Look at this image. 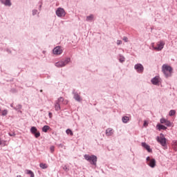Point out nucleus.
<instances>
[{"instance_id":"nucleus-1","label":"nucleus","mask_w":177,"mask_h":177,"mask_svg":"<svg viewBox=\"0 0 177 177\" xmlns=\"http://www.w3.org/2000/svg\"><path fill=\"white\" fill-rule=\"evenodd\" d=\"M162 71L166 77H169L173 73V68L168 64H163L162 66Z\"/></svg>"},{"instance_id":"nucleus-2","label":"nucleus","mask_w":177,"mask_h":177,"mask_svg":"<svg viewBox=\"0 0 177 177\" xmlns=\"http://www.w3.org/2000/svg\"><path fill=\"white\" fill-rule=\"evenodd\" d=\"M84 159H86V160L88 161V162H90V164H91L93 165H96V163L97 161V158L96 156H95V155L90 156L88 154H85Z\"/></svg>"},{"instance_id":"nucleus-3","label":"nucleus","mask_w":177,"mask_h":177,"mask_svg":"<svg viewBox=\"0 0 177 177\" xmlns=\"http://www.w3.org/2000/svg\"><path fill=\"white\" fill-rule=\"evenodd\" d=\"M62 102H64V104H67L68 103V101L67 100H64L62 97L58 98V100L55 102V111H59L61 110L60 104Z\"/></svg>"},{"instance_id":"nucleus-4","label":"nucleus","mask_w":177,"mask_h":177,"mask_svg":"<svg viewBox=\"0 0 177 177\" xmlns=\"http://www.w3.org/2000/svg\"><path fill=\"white\" fill-rule=\"evenodd\" d=\"M156 141L163 147L167 146V139L162 133L156 137Z\"/></svg>"},{"instance_id":"nucleus-5","label":"nucleus","mask_w":177,"mask_h":177,"mask_svg":"<svg viewBox=\"0 0 177 177\" xmlns=\"http://www.w3.org/2000/svg\"><path fill=\"white\" fill-rule=\"evenodd\" d=\"M71 62V58H66L65 60H61L55 63L57 68H63Z\"/></svg>"},{"instance_id":"nucleus-6","label":"nucleus","mask_w":177,"mask_h":177,"mask_svg":"<svg viewBox=\"0 0 177 177\" xmlns=\"http://www.w3.org/2000/svg\"><path fill=\"white\" fill-rule=\"evenodd\" d=\"M165 45L163 41H160L157 43L156 46H153V48L156 51H161Z\"/></svg>"},{"instance_id":"nucleus-7","label":"nucleus","mask_w":177,"mask_h":177,"mask_svg":"<svg viewBox=\"0 0 177 177\" xmlns=\"http://www.w3.org/2000/svg\"><path fill=\"white\" fill-rule=\"evenodd\" d=\"M146 160L147 162V165L151 168H154L156 166V161L154 158H151L149 156L147 157Z\"/></svg>"},{"instance_id":"nucleus-8","label":"nucleus","mask_w":177,"mask_h":177,"mask_svg":"<svg viewBox=\"0 0 177 177\" xmlns=\"http://www.w3.org/2000/svg\"><path fill=\"white\" fill-rule=\"evenodd\" d=\"M134 69L138 73H142L144 71V66L141 64H137L134 66Z\"/></svg>"},{"instance_id":"nucleus-9","label":"nucleus","mask_w":177,"mask_h":177,"mask_svg":"<svg viewBox=\"0 0 177 177\" xmlns=\"http://www.w3.org/2000/svg\"><path fill=\"white\" fill-rule=\"evenodd\" d=\"M30 131L32 134L35 135L36 138H38L40 137L41 134L40 132L37 130V129L36 128V127H32Z\"/></svg>"},{"instance_id":"nucleus-10","label":"nucleus","mask_w":177,"mask_h":177,"mask_svg":"<svg viewBox=\"0 0 177 177\" xmlns=\"http://www.w3.org/2000/svg\"><path fill=\"white\" fill-rule=\"evenodd\" d=\"M63 53V50L62 49L61 46H57L54 48V50H53V53L55 55H60Z\"/></svg>"},{"instance_id":"nucleus-11","label":"nucleus","mask_w":177,"mask_h":177,"mask_svg":"<svg viewBox=\"0 0 177 177\" xmlns=\"http://www.w3.org/2000/svg\"><path fill=\"white\" fill-rule=\"evenodd\" d=\"M56 14L58 17H63L66 15L64 10L62 8L57 9Z\"/></svg>"},{"instance_id":"nucleus-12","label":"nucleus","mask_w":177,"mask_h":177,"mask_svg":"<svg viewBox=\"0 0 177 177\" xmlns=\"http://www.w3.org/2000/svg\"><path fill=\"white\" fill-rule=\"evenodd\" d=\"M160 122L161 124H164L167 127H171V122L168 120H166L165 118H161L160 120Z\"/></svg>"},{"instance_id":"nucleus-13","label":"nucleus","mask_w":177,"mask_h":177,"mask_svg":"<svg viewBox=\"0 0 177 177\" xmlns=\"http://www.w3.org/2000/svg\"><path fill=\"white\" fill-rule=\"evenodd\" d=\"M151 82L152 84H153V85L158 84L160 82V77H158V76L154 77L153 79H151Z\"/></svg>"},{"instance_id":"nucleus-14","label":"nucleus","mask_w":177,"mask_h":177,"mask_svg":"<svg viewBox=\"0 0 177 177\" xmlns=\"http://www.w3.org/2000/svg\"><path fill=\"white\" fill-rule=\"evenodd\" d=\"M142 147H144L149 153H151L152 151L150 146L145 142H142Z\"/></svg>"},{"instance_id":"nucleus-15","label":"nucleus","mask_w":177,"mask_h":177,"mask_svg":"<svg viewBox=\"0 0 177 177\" xmlns=\"http://www.w3.org/2000/svg\"><path fill=\"white\" fill-rule=\"evenodd\" d=\"M114 133V131L112 128H108L106 129V136H111Z\"/></svg>"},{"instance_id":"nucleus-16","label":"nucleus","mask_w":177,"mask_h":177,"mask_svg":"<svg viewBox=\"0 0 177 177\" xmlns=\"http://www.w3.org/2000/svg\"><path fill=\"white\" fill-rule=\"evenodd\" d=\"M1 3L4 4L6 6H11L12 3L10 0H1Z\"/></svg>"},{"instance_id":"nucleus-17","label":"nucleus","mask_w":177,"mask_h":177,"mask_svg":"<svg viewBox=\"0 0 177 177\" xmlns=\"http://www.w3.org/2000/svg\"><path fill=\"white\" fill-rule=\"evenodd\" d=\"M122 121L124 124L127 123L129 121V117H128V116H123L122 118Z\"/></svg>"},{"instance_id":"nucleus-18","label":"nucleus","mask_w":177,"mask_h":177,"mask_svg":"<svg viewBox=\"0 0 177 177\" xmlns=\"http://www.w3.org/2000/svg\"><path fill=\"white\" fill-rule=\"evenodd\" d=\"M157 127H158V129L159 131L160 130H166L167 129V127L162 125V124H157Z\"/></svg>"},{"instance_id":"nucleus-19","label":"nucleus","mask_w":177,"mask_h":177,"mask_svg":"<svg viewBox=\"0 0 177 177\" xmlns=\"http://www.w3.org/2000/svg\"><path fill=\"white\" fill-rule=\"evenodd\" d=\"M172 148L175 151H177V140L172 142Z\"/></svg>"},{"instance_id":"nucleus-20","label":"nucleus","mask_w":177,"mask_h":177,"mask_svg":"<svg viewBox=\"0 0 177 177\" xmlns=\"http://www.w3.org/2000/svg\"><path fill=\"white\" fill-rule=\"evenodd\" d=\"M26 172L27 174L30 175V177H35V174H34V172L32 171L29 170V169H26Z\"/></svg>"},{"instance_id":"nucleus-21","label":"nucleus","mask_w":177,"mask_h":177,"mask_svg":"<svg viewBox=\"0 0 177 177\" xmlns=\"http://www.w3.org/2000/svg\"><path fill=\"white\" fill-rule=\"evenodd\" d=\"M74 98L77 102H81V97L77 93H75Z\"/></svg>"},{"instance_id":"nucleus-22","label":"nucleus","mask_w":177,"mask_h":177,"mask_svg":"<svg viewBox=\"0 0 177 177\" xmlns=\"http://www.w3.org/2000/svg\"><path fill=\"white\" fill-rule=\"evenodd\" d=\"M50 129V127L48 125H45L43 128H42V131L44 133H47V131Z\"/></svg>"},{"instance_id":"nucleus-23","label":"nucleus","mask_w":177,"mask_h":177,"mask_svg":"<svg viewBox=\"0 0 177 177\" xmlns=\"http://www.w3.org/2000/svg\"><path fill=\"white\" fill-rule=\"evenodd\" d=\"M40 167L43 169H46L48 168V165L46 163H40Z\"/></svg>"},{"instance_id":"nucleus-24","label":"nucleus","mask_w":177,"mask_h":177,"mask_svg":"<svg viewBox=\"0 0 177 177\" xmlns=\"http://www.w3.org/2000/svg\"><path fill=\"white\" fill-rule=\"evenodd\" d=\"M93 18H94V16L93 15H91L90 16H87L86 21H91L93 19Z\"/></svg>"},{"instance_id":"nucleus-25","label":"nucleus","mask_w":177,"mask_h":177,"mask_svg":"<svg viewBox=\"0 0 177 177\" xmlns=\"http://www.w3.org/2000/svg\"><path fill=\"white\" fill-rule=\"evenodd\" d=\"M176 114V111L175 110H170L169 112V116H174Z\"/></svg>"},{"instance_id":"nucleus-26","label":"nucleus","mask_w":177,"mask_h":177,"mask_svg":"<svg viewBox=\"0 0 177 177\" xmlns=\"http://www.w3.org/2000/svg\"><path fill=\"white\" fill-rule=\"evenodd\" d=\"M66 134L71 135V136H73V131L71 129H66Z\"/></svg>"},{"instance_id":"nucleus-27","label":"nucleus","mask_w":177,"mask_h":177,"mask_svg":"<svg viewBox=\"0 0 177 177\" xmlns=\"http://www.w3.org/2000/svg\"><path fill=\"white\" fill-rule=\"evenodd\" d=\"M8 115V110L5 109L2 111V115L6 116Z\"/></svg>"},{"instance_id":"nucleus-28","label":"nucleus","mask_w":177,"mask_h":177,"mask_svg":"<svg viewBox=\"0 0 177 177\" xmlns=\"http://www.w3.org/2000/svg\"><path fill=\"white\" fill-rule=\"evenodd\" d=\"M50 151H51V153H53L55 151V147L54 146L50 147Z\"/></svg>"},{"instance_id":"nucleus-29","label":"nucleus","mask_w":177,"mask_h":177,"mask_svg":"<svg viewBox=\"0 0 177 177\" xmlns=\"http://www.w3.org/2000/svg\"><path fill=\"white\" fill-rule=\"evenodd\" d=\"M122 40H123L124 42H128V37H122Z\"/></svg>"},{"instance_id":"nucleus-30","label":"nucleus","mask_w":177,"mask_h":177,"mask_svg":"<svg viewBox=\"0 0 177 177\" xmlns=\"http://www.w3.org/2000/svg\"><path fill=\"white\" fill-rule=\"evenodd\" d=\"M119 61L120 62L122 63L124 62V57H121L120 59H119Z\"/></svg>"},{"instance_id":"nucleus-31","label":"nucleus","mask_w":177,"mask_h":177,"mask_svg":"<svg viewBox=\"0 0 177 177\" xmlns=\"http://www.w3.org/2000/svg\"><path fill=\"white\" fill-rule=\"evenodd\" d=\"M122 44V41L121 40H117V45L120 46Z\"/></svg>"},{"instance_id":"nucleus-32","label":"nucleus","mask_w":177,"mask_h":177,"mask_svg":"<svg viewBox=\"0 0 177 177\" xmlns=\"http://www.w3.org/2000/svg\"><path fill=\"white\" fill-rule=\"evenodd\" d=\"M148 126V123L147 121H144V123H143V127H147Z\"/></svg>"},{"instance_id":"nucleus-33","label":"nucleus","mask_w":177,"mask_h":177,"mask_svg":"<svg viewBox=\"0 0 177 177\" xmlns=\"http://www.w3.org/2000/svg\"><path fill=\"white\" fill-rule=\"evenodd\" d=\"M37 10H33V15H37Z\"/></svg>"},{"instance_id":"nucleus-34","label":"nucleus","mask_w":177,"mask_h":177,"mask_svg":"<svg viewBox=\"0 0 177 177\" xmlns=\"http://www.w3.org/2000/svg\"><path fill=\"white\" fill-rule=\"evenodd\" d=\"M9 136H15V133H12H12H9Z\"/></svg>"},{"instance_id":"nucleus-35","label":"nucleus","mask_w":177,"mask_h":177,"mask_svg":"<svg viewBox=\"0 0 177 177\" xmlns=\"http://www.w3.org/2000/svg\"><path fill=\"white\" fill-rule=\"evenodd\" d=\"M2 145V140H1V138H0V146Z\"/></svg>"},{"instance_id":"nucleus-36","label":"nucleus","mask_w":177,"mask_h":177,"mask_svg":"<svg viewBox=\"0 0 177 177\" xmlns=\"http://www.w3.org/2000/svg\"><path fill=\"white\" fill-rule=\"evenodd\" d=\"M17 177H22L21 175H17Z\"/></svg>"},{"instance_id":"nucleus-37","label":"nucleus","mask_w":177,"mask_h":177,"mask_svg":"<svg viewBox=\"0 0 177 177\" xmlns=\"http://www.w3.org/2000/svg\"><path fill=\"white\" fill-rule=\"evenodd\" d=\"M43 91L42 90H41V92H42Z\"/></svg>"},{"instance_id":"nucleus-38","label":"nucleus","mask_w":177,"mask_h":177,"mask_svg":"<svg viewBox=\"0 0 177 177\" xmlns=\"http://www.w3.org/2000/svg\"><path fill=\"white\" fill-rule=\"evenodd\" d=\"M51 115V113H50V115Z\"/></svg>"}]
</instances>
